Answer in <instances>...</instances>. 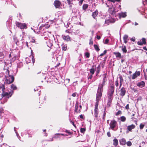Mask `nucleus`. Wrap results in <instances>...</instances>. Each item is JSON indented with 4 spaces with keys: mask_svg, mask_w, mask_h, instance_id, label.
<instances>
[{
    "mask_svg": "<svg viewBox=\"0 0 147 147\" xmlns=\"http://www.w3.org/2000/svg\"><path fill=\"white\" fill-rule=\"evenodd\" d=\"M98 93H97L96 99V103L95 105V108L94 110V115L95 117L96 118L98 116V108L99 101L102 95L101 93L100 90H99Z\"/></svg>",
    "mask_w": 147,
    "mask_h": 147,
    "instance_id": "nucleus-1",
    "label": "nucleus"
},
{
    "mask_svg": "<svg viewBox=\"0 0 147 147\" xmlns=\"http://www.w3.org/2000/svg\"><path fill=\"white\" fill-rule=\"evenodd\" d=\"M5 77V83L10 84L13 82L14 78L13 76L9 75V74H7Z\"/></svg>",
    "mask_w": 147,
    "mask_h": 147,
    "instance_id": "nucleus-2",
    "label": "nucleus"
},
{
    "mask_svg": "<svg viewBox=\"0 0 147 147\" xmlns=\"http://www.w3.org/2000/svg\"><path fill=\"white\" fill-rule=\"evenodd\" d=\"M103 82L102 83V84H100L99 85L98 88L97 90V93H98V90H101V95H102V88L103 86L104 85L105 83V82H106V76H107V74H104L103 75Z\"/></svg>",
    "mask_w": 147,
    "mask_h": 147,
    "instance_id": "nucleus-3",
    "label": "nucleus"
},
{
    "mask_svg": "<svg viewBox=\"0 0 147 147\" xmlns=\"http://www.w3.org/2000/svg\"><path fill=\"white\" fill-rule=\"evenodd\" d=\"M16 25L17 27L21 29H24L26 27V25L25 23H22L19 22H16Z\"/></svg>",
    "mask_w": 147,
    "mask_h": 147,
    "instance_id": "nucleus-4",
    "label": "nucleus"
},
{
    "mask_svg": "<svg viewBox=\"0 0 147 147\" xmlns=\"http://www.w3.org/2000/svg\"><path fill=\"white\" fill-rule=\"evenodd\" d=\"M13 92H5L3 91V92L2 94V98L4 97L5 96L6 97H7V98H9V97L11 96Z\"/></svg>",
    "mask_w": 147,
    "mask_h": 147,
    "instance_id": "nucleus-5",
    "label": "nucleus"
},
{
    "mask_svg": "<svg viewBox=\"0 0 147 147\" xmlns=\"http://www.w3.org/2000/svg\"><path fill=\"white\" fill-rule=\"evenodd\" d=\"M12 57V61H14L16 59H17L18 58V56H17L16 54L14 51L11 53L9 55V57Z\"/></svg>",
    "mask_w": 147,
    "mask_h": 147,
    "instance_id": "nucleus-6",
    "label": "nucleus"
},
{
    "mask_svg": "<svg viewBox=\"0 0 147 147\" xmlns=\"http://www.w3.org/2000/svg\"><path fill=\"white\" fill-rule=\"evenodd\" d=\"M116 124V122L114 120L111 121L110 123V127L112 129H113L115 127Z\"/></svg>",
    "mask_w": 147,
    "mask_h": 147,
    "instance_id": "nucleus-7",
    "label": "nucleus"
},
{
    "mask_svg": "<svg viewBox=\"0 0 147 147\" xmlns=\"http://www.w3.org/2000/svg\"><path fill=\"white\" fill-rule=\"evenodd\" d=\"M135 127V125L134 124H131V125H129L127 126V129L128 131L127 132L129 131H132V130L134 129Z\"/></svg>",
    "mask_w": 147,
    "mask_h": 147,
    "instance_id": "nucleus-8",
    "label": "nucleus"
},
{
    "mask_svg": "<svg viewBox=\"0 0 147 147\" xmlns=\"http://www.w3.org/2000/svg\"><path fill=\"white\" fill-rule=\"evenodd\" d=\"M140 72L139 71H136L134 73L133 75L132 76V79H134L136 78L137 77L140 76Z\"/></svg>",
    "mask_w": 147,
    "mask_h": 147,
    "instance_id": "nucleus-9",
    "label": "nucleus"
},
{
    "mask_svg": "<svg viewBox=\"0 0 147 147\" xmlns=\"http://www.w3.org/2000/svg\"><path fill=\"white\" fill-rule=\"evenodd\" d=\"M54 4L56 8H59L61 5V3L58 0H56L54 1Z\"/></svg>",
    "mask_w": 147,
    "mask_h": 147,
    "instance_id": "nucleus-10",
    "label": "nucleus"
},
{
    "mask_svg": "<svg viewBox=\"0 0 147 147\" xmlns=\"http://www.w3.org/2000/svg\"><path fill=\"white\" fill-rule=\"evenodd\" d=\"M126 93L125 88L124 87H122L120 90V95L122 96L125 95Z\"/></svg>",
    "mask_w": 147,
    "mask_h": 147,
    "instance_id": "nucleus-11",
    "label": "nucleus"
},
{
    "mask_svg": "<svg viewBox=\"0 0 147 147\" xmlns=\"http://www.w3.org/2000/svg\"><path fill=\"white\" fill-rule=\"evenodd\" d=\"M137 86L142 88L144 87L145 85V83L144 82L142 81L140 82H138L136 84Z\"/></svg>",
    "mask_w": 147,
    "mask_h": 147,
    "instance_id": "nucleus-12",
    "label": "nucleus"
},
{
    "mask_svg": "<svg viewBox=\"0 0 147 147\" xmlns=\"http://www.w3.org/2000/svg\"><path fill=\"white\" fill-rule=\"evenodd\" d=\"M137 43L138 45H142L143 44H145L146 43L145 39L142 38L141 40L138 41Z\"/></svg>",
    "mask_w": 147,
    "mask_h": 147,
    "instance_id": "nucleus-13",
    "label": "nucleus"
},
{
    "mask_svg": "<svg viewBox=\"0 0 147 147\" xmlns=\"http://www.w3.org/2000/svg\"><path fill=\"white\" fill-rule=\"evenodd\" d=\"M62 37L63 39L67 41H71L70 38L68 36H65L63 35H62Z\"/></svg>",
    "mask_w": 147,
    "mask_h": 147,
    "instance_id": "nucleus-14",
    "label": "nucleus"
},
{
    "mask_svg": "<svg viewBox=\"0 0 147 147\" xmlns=\"http://www.w3.org/2000/svg\"><path fill=\"white\" fill-rule=\"evenodd\" d=\"M114 91V86H110L109 89V94H113Z\"/></svg>",
    "mask_w": 147,
    "mask_h": 147,
    "instance_id": "nucleus-15",
    "label": "nucleus"
},
{
    "mask_svg": "<svg viewBox=\"0 0 147 147\" xmlns=\"http://www.w3.org/2000/svg\"><path fill=\"white\" fill-rule=\"evenodd\" d=\"M117 15L118 16L119 18L120 19L121 18H125L126 16V13H125L121 12L118 14Z\"/></svg>",
    "mask_w": 147,
    "mask_h": 147,
    "instance_id": "nucleus-16",
    "label": "nucleus"
},
{
    "mask_svg": "<svg viewBox=\"0 0 147 147\" xmlns=\"http://www.w3.org/2000/svg\"><path fill=\"white\" fill-rule=\"evenodd\" d=\"M110 13L113 16L115 15V11L114 10V8L113 7H112L111 9L109 10Z\"/></svg>",
    "mask_w": 147,
    "mask_h": 147,
    "instance_id": "nucleus-17",
    "label": "nucleus"
},
{
    "mask_svg": "<svg viewBox=\"0 0 147 147\" xmlns=\"http://www.w3.org/2000/svg\"><path fill=\"white\" fill-rule=\"evenodd\" d=\"M119 142L121 145H124L126 144V141L124 138H122L119 140Z\"/></svg>",
    "mask_w": 147,
    "mask_h": 147,
    "instance_id": "nucleus-18",
    "label": "nucleus"
},
{
    "mask_svg": "<svg viewBox=\"0 0 147 147\" xmlns=\"http://www.w3.org/2000/svg\"><path fill=\"white\" fill-rule=\"evenodd\" d=\"M113 145L115 146H117L118 143V140L116 138L114 139L113 140Z\"/></svg>",
    "mask_w": 147,
    "mask_h": 147,
    "instance_id": "nucleus-19",
    "label": "nucleus"
},
{
    "mask_svg": "<svg viewBox=\"0 0 147 147\" xmlns=\"http://www.w3.org/2000/svg\"><path fill=\"white\" fill-rule=\"evenodd\" d=\"M119 78L120 79V85H119V88H120L122 84V82H123V80L122 76H120L119 77Z\"/></svg>",
    "mask_w": 147,
    "mask_h": 147,
    "instance_id": "nucleus-20",
    "label": "nucleus"
},
{
    "mask_svg": "<svg viewBox=\"0 0 147 147\" xmlns=\"http://www.w3.org/2000/svg\"><path fill=\"white\" fill-rule=\"evenodd\" d=\"M98 14V12L96 10L94 12H93L92 13V16L95 19V18L97 16V15Z\"/></svg>",
    "mask_w": 147,
    "mask_h": 147,
    "instance_id": "nucleus-21",
    "label": "nucleus"
},
{
    "mask_svg": "<svg viewBox=\"0 0 147 147\" xmlns=\"http://www.w3.org/2000/svg\"><path fill=\"white\" fill-rule=\"evenodd\" d=\"M128 38V36L127 35H124L123 37V39L124 40V43H126L127 42V39Z\"/></svg>",
    "mask_w": 147,
    "mask_h": 147,
    "instance_id": "nucleus-22",
    "label": "nucleus"
},
{
    "mask_svg": "<svg viewBox=\"0 0 147 147\" xmlns=\"http://www.w3.org/2000/svg\"><path fill=\"white\" fill-rule=\"evenodd\" d=\"M121 47V50L123 53H125L127 52V51L126 49V47L125 46L124 47Z\"/></svg>",
    "mask_w": 147,
    "mask_h": 147,
    "instance_id": "nucleus-23",
    "label": "nucleus"
},
{
    "mask_svg": "<svg viewBox=\"0 0 147 147\" xmlns=\"http://www.w3.org/2000/svg\"><path fill=\"white\" fill-rule=\"evenodd\" d=\"M68 4L69 5V7H71L72 6V3H71V1H72L73 0H66Z\"/></svg>",
    "mask_w": 147,
    "mask_h": 147,
    "instance_id": "nucleus-24",
    "label": "nucleus"
},
{
    "mask_svg": "<svg viewBox=\"0 0 147 147\" xmlns=\"http://www.w3.org/2000/svg\"><path fill=\"white\" fill-rule=\"evenodd\" d=\"M114 54L115 55L116 57H120L121 54V53L119 52H114Z\"/></svg>",
    "mask_w": 147,
    "mask_h": 147,
    "instance_id": "nucleus-25",
    "label": "nucleus"
},
{
    "mask_svg": "<svg viewBox=\"0 0 147 147\" xmlns=\"http://www.w3.org/2000/svg\"><path fill=\"white\" fill-rule=\"evenodd\" d=\"M23 65V63L22 62H20L17 64V67L18 68H20Z\"/></svg>",
    "mask_w": 147,
    "mask_h": 147,
    "instance_id": "nucleus-26",
    "label": "nucleus"
},
{
    "mask_svg": "<svg viewBox=\"0 0 147 147\" xmlns=\"http://www.w3.org/2000/svg\"><path fill=\"white\" fill-rule=\"evenodd\" d=\"M94 47L95 49L97 51H98L100 50V49L98 47V46L96 45H94Z\"/></svg>",
    "mask_w": 147,
    "mask_h": 147,
    "instance_id": "nucleus-27",
    "label": "nucleus"
},
{
    "mask_svg": "<svg viewBox=\"0 0 147 147\" xmlns=\"http://www.w3.org/2000/svg\"><path fill=\"white\" fill-rule=\"evenodd\" d=\"M88 5L87 4H84L83 5V9L84 10H86L88 7Z\"/></svg>",
    "mask_w": 147,
    "mask_h": 147,
    "instance_id": "nucleus-28",
    "label": "nucleus"
},
{
    "mask_svg": "<svg viewBox=\"0 0 147 147\" xmlns=\"http://www.w3.org/2000/svg\"><path fill=\"white\" fill-rule=\"evenodd\" d=\"M59 134V133L55 134L54 136L53 137V138H59L60 137L59 136V135L58 134Z\"/></svg>",
    "mask_w": 147,
    "mask_h": 147,
    "instance_id": "nucleus-29",
    "label": "nucleus"
},
{
    "mask_svg": "<svg viewBox=\"0 0 147 147\" xmlns=\"http://www.w3.org/2000/svg\"><path fill=\"white\" fill-rule=\"evenodd\" d=\"M120 119L122 121L124 122L125 121L126 118L125 117L123 116L121 117Z\"/></svg>",
    "mask_w": 147,
    "mask_h": 147,
    "instance_id": "nucleus-30",
    "label": "nucleus"
},
{
    "mask_svg": "<svg viewBox=\"0 0 147 147\" xmlns=\"http://www.w3.org/2000/svg\"><path fill=\"white\" fill-rule=\"evenodd\" d=\"M2 89V91H3L5 90V88L4 87V86L3 84H0V89Z\"/></svg>",
    "mask_w": 147,
    "mask_h": 147,
    "instance_id": "nucleus-31",
    "label": "nucleus"
},
{
    "mask_svg": "<svg viewBox=\"0 0 147 147\" xmlns=\"http://www.w3.org/2000/svg\"><path fill=\"white\" fill-rule=\"evenodd\" d=\"M95 70L94 68L91 69L90 70V72L92 74L91 75H93L94 74Z\"/></svg>",
    "mask_w": 147,
    "mask_h": 147,
    "instance_id": "nucleus-32",
    "label": "nucleus"
},
{
    "mask_svg": "<svg viewBox=\"0 0 147 147\" xmlns=\"http://www.w3.org/2000/svg\"><path fill=\"white\" fill-rule=\"evenodd\" d=\"M11 88L13 90H15L17 89V87L16 86L13 84H12L11 85Z\"/></svg>",
    "mask_w": 147,
    "mask_h": 147,
    "instance_id": "nucleus-33",
    "label": "nucleus"
},
{
    "mask_svg": "<svg viewBox=\"0 0 147 147\" xmlns=\"http://www.w3.org/2000/svg\"><path fill=\"white\" fill-rule=\"evenodd\" d=\"M105 23L107 25H108L110 23V20L109 19L105 21Z\"/></svg>",
    "mask_w": 147,
    "mask_h": 147,
    "instance_id": "nucleus-34",
    "label": "nucleus"
},
{
    "mask_svg": "<svg viewBox=\"0 0 147 147\" xmlns=\"http://www.w3.org/2000/svg\"><path fill=\"white\" fill-rule=\"evenodd\" d=\"M111 23H114L115 22V20L113 18H110L109 19Z\"/></svg>",
    "mask_w": 147,
    "mask_h": 147,
    "instance_id": "nucleus-35",
    "label": "nucleus"
},
{
    "mask_svg": "<svg viewBox=\"0 0 147 147\" xmlns=\"http://www.w3.org/2000/svg\"><path fill=\"white\" fill-rule=\"evenodd\" d=\"M126 144L128 146H130L132 145L131 142L130 141H128L127 142Z\"/></svg>",
    "mask_w": 147,
    "mask_h": 147,
    "instance_id": "nucleus-36",
    "label": "nucleus"
},
{
    "mask_svg": "<svg viewBox=\"0 0 147 147\" xmlns=\"http://www.w3.org/2000/svg\"><path fill=\"white\" fill-rule=\"evenodd\" d=\"M107 52V51L106 50H105L104 51V52L102 53L100 55V56H103L104 55H105L106 54V53Z\"/></svg>",
    "mask_w": 147,
    "mask_h": 147,
    "instance_id": "nucleus-37",
    "label": "nucleus"
},
{
    "mask_svg": "<svg viewBox=\"0 0 147 147\" xmlns=\"http://www.w3.org/2000/svg\"><path fill=\"white\" fill-rule=\"evenodd\" d=\"M144 126V125L142 124V123L140 124V129H142L143 127Z\"/></svg>",
    "mask_w": 147,
    "mask_h": 147,
    "instance_id": "nucleus-38",
    "label": "nucleus"
},
{
    "mask_svg": "<svg viewBox=\"0 0 147 147\" xmlns=\"http://www.w3.org/2000/svg\"><path fill=\"white\" fill-rule=\"evenodd\" d=\"M115 86L117 87L118 86H119V83H118V80H117L115 81Z\"/></svg>",
    "mask_w": 147,
    "mask_h": 147,
    "instance_id": "nucleus-39",
    "label": "nucleus"
},
{
    "mask_svg": "<svg viewBox=\"0 0 147 147\" xmlns=\"http://www.w3.org/2000/svg\"><path fill=\"white\" fill-rule=\"evenodd\" d=\"M109 96H108L109 98L110 99V101L113 98V94H109Z\"/></svg>",
    "mask_w": 147,
    "mask_h": 147,
    "instance_id": "nucleus-40",
    "label": "nucleus"
},
{
    "mask_svg": "<svg viewBox=\"0 0 147 147\" xmlns=\"http://www.w3.org/2000/svg\"><path fill=\"white\" fill-rule=\"evenodd\" d=\"M86 130V129L84 128H81L80 129V132L81 133L84 132Z\"/></svg>",
    "mask_w": 147,
    "mask_h": 147,
    "instance_id": "nucleus-41",
    "label": "nucleus"
},
{
    "mask_svg": "<svg viewBox=\"0 0 147 147\" xmlns=\"http://www.w3.org/2000/svg\"><path fill=\"white\" fill-rule=\"evenodd\" d=\"M109 41V40L108 39H106L105 40V42H104V44H107L108 43Z\"/></svg>",
    "mask_w": 147,
    "mask_h": 147,
    "instance_id": "nucleus-42",
    "label": "nucleus"
},
{
    "mask_svg": "<svg viewBox=\"0 0 147 147\" xmlns=\"http://www.w3.org/2000/svg\"><path fill=\"white\" fill-rule=\"evenodd\" d=\"M85 55L86 56V57L87 58L89 57L90 56V54L88 52H86V53Z\"/></svg>",
    "mask_w": 147,
    "mask_h": 147,
    "instance_id": "nucleus-43",
    "label": "nucleus"
},
{
    "mask_svg": "<svg viewBox=\"0 0 147 147\" xmlns=\"http://www.w3.org/2000/svg\"><path fill=\"white\" fill-rule=\"evenodd\" d=\"M83 1L82 0L80 1L79 2V4L80 5H81L83 3Z\"/></svg>",
    "mask_w": 147,
    "mask_h": 147,
    "instance_id": "nucleus-44",
    "label": "nucleus"
},
{
    "mask_svg": "<svg viewBox=\"0 0 147 147\" xmlns=\"http://www.w3.org/2000/svg\"><path fill=\"white\" fill-rule=\"evenodd\" d=\"M93 44V42L92 38L90 39V40L89 44L92 45Z\"/></svg>",
    "mask_w": 147,
    "mask_h": 147,
    "instance_id": "nucleus-45",
    "label": "nucleus"
},
{
    "mask_svg": "<svg viewBox=\"0 0 147 147\" xmlns=\"http://www.w3.org/2000/svg\"><path fill=\"white\" fill-rule=\"evenodd\" d=\"M105 115H106V113L105 111H104V113H103V120L105 119Z\"/></svg>",
    "mask_w": 147,
    "mask_h": 147,
    "instance_id": "nucleus-46",
    "label": "nucleus"
},
{
    "mask_svg": "<svg viewBox=\"0 0 147 147\" xmlns=\"http://www.w3.org/2000/svg\"><path fill=\"white\" fill-rule=\"evenodd\" d=\"M21 41H22V44H23V46H24V44H25V42H24V39L23 38V37L22 38V40H21Z\"/></svg>",
    "mask_w": 147,
    "mask_h": 147,
    "instance_id": "nucleus-47",
    "label": "nucleus"
},
{
    "mask_svg": "<svg viewBox=\"0 0 147 147\" xmlns=\"http://www.w3.org/2000/svg\"><path fill=\"white\" fill-rule=\"evenodd\" d=\"M121 113V111H118L116 114V115H117Z\"/></svg>",
    "mask_w": 147,
    "mask_h": 147,
    "instance_id": "nucleus-48",
    "label": "nucleus"
},
{
    "mask_svg": "<svg viewBox=\"0 0 147 147\" xmlns=\"http://www.w3.org/2000/svg\"><path fill=\"white\" fill-rule=\"evenodd\" d=\"M29 58H26V62L27 63H30V61H28Z\"/></svg>",
    "mask_w": 147,
    "mask_h": 147,
    "instance_id": "nucleus-49",
    "label": "nucleus"
},
{
    "mask_svg": "<svg viewBox=\"0 0 147 147\" xmlns=\"http://www.w3.org/2000/svg\"><path fill=\"white\" fill-rule=\"evenodd\" d=\"M125 108L127 110L129 109V104H127L125 106Z\"/></svg>",
    "mask_w": 147,
    "mask_h": 147,
    "instance_id": "nucleus-50",
    "label": "nucleus"
},
{
    "mask_svg": "<svg viewBox=\"0 0 147 147\" xmlns=\"http://www.w3.org/2000/svg\"><path fill=\"white\" fill-rule=\"evenodd\" d=\"M108 1H111V2H115V1H119L118 0H107Z\"/></svg>",
    "mask_w": 147,
    "mask_h": 147,
    "instance_id": "nucleus-51",
    "label": "nucleus"
},
{
    "mask_svg": "<svg viewBox=\"0 0 147 147\" xmlns=\"http://www.w3.org/2000/svg\"><path fill=\"white\" fill-rule=\"evenodd\" d=\"M76 94H77V93H74L72 94V96L73 97H75L76 96Z\"/></svg>",
    "mask_w": 147,
    "mask_h": 147,
    "instance_id": "nucleus-52",
    "label": "nucleus"
},
{
    "mask_svg": "<svg viewBox=\"0 0 147 147\" xmlns=\"http://www.w3.org/2000/svg\"><path fill=\"white\" fill-rule=\"evenodd\" d=\"M92 77V75H91L90 76H89L88 78V79H91Z\"/></svg>",
    "mask_w": 147,
    "mask_h": 147,
    "instance_id": "nucleus-53",
    "label": "nucleus"
},
{
    "mask_svg": "<svg viewBox=\"0 0 147 147\" xmlns=\"http://www.w3.org/2000/svg\"><path fill=\"white\" fill-rule=\"evenodd\" d=\"M3 53L2 52H0V57H2L3 56Z\"/></svg>",
    "mask_w": 147,
    "mask_h": 147,
    "instance_id": "nucleus-54",
    "label": "nucleus"
},
{
    "mask_svg": "<svg viewBox=\"0 0 147 147\" xmlns=\"http://www.w3.org/2000/svg\"><path fill=\"white\" fill-rule=\"evenodd\" d=\"M71 123H72V124L73 125V126L75 127H76V126L74 124V122L73 121H71Z\"/></svg>",
    "mask_w": 147,
    "mask_h": 147,
    "instance_id": "nucleus-55",
    "label": "nucleus"
},
{
    "mask_svg": "<svg viewBox=\"0 0 147 147\" xmlns=\"http://www.w3.org/2000/svg\"><path fill=\"white\" fill-rule=\"evenodd\" d=\"M100 36H99L97 35L96 36L98 40L100 39Z\"/></svg>",
    "mask_w": 147,
    "mask_h": 147,
    "instance_id": "nucleus-56",
    "label": "nucleus"
},
{
    "mask_svg": "<svg viewBox=\"0 0 147 147\" xmlns=\"http://www.w3.org/2000/svg\"><path fill=\"white\" fill-rule=\"evenodd\" d=\"M107 135L109 137L111 136V134H110V132H108L107 133Z\"/></svg>",
    "mask_w": 147,
    "mask_h": 147,
    "instance_id": "nucleus-57",
    "label": "nucleus"
},
{
    "mask_svg": "<svg viewBox=\"0 0 147 147\" xmlns=\"http://www.w3.org/2000/svg\"><path fill=\"white\" fill-rule=\"evenodd\" d=\"M65 32L67 33H71V32L69 30H67L65 31Z\"/></svg>",
    "mask_w": 147,
    "mask_h": 147,
    "instance_id": "nucleus-58",
    "label": "nucleus"
},
{
    "mask_svg": "<svg viewBox=\"0 0 147 147\" xmlns=\"http://www.w3.org/2000/svg\"><path fill=\"white\" fill-rule=\"evenodd\" d=\"M78 106H76V109H75V111L76 112H77V109L78 108Z\"/></svg>",
    "mask_w": 147,
    "mask_h": 147,
    "instance_id": "nucleus-59",
    "label": "nucleus"
},
{
    "mask_svg": "<svg viewBox=\"0 0 147 147\" xmlns=\"http://www.w3.org/2000/svg\"><path fill=\"white\" fill-rule=\"evenodd\" d=\"M80 117L81 119H83V116L82 115H80Z\"/></svg>",
    "mask_w": 147,
    "mask_h": 147,
    "instance_id": "nucleus-60",
    "label": "nucleus"
},
{
    "mask_svg": "<svg viewBox=\"0 0 147 147\" xmlns=\"http://www.w3.org/2000/svg\"><path fill=\"white\" fill-rule=\"evenodd\" d=\"M24 44H25L26 45V46H27V47H28V43L27 42H25Z\"/></svg>",
    "mask_w": 147,
    "mask_h": 147,
    "instance_id": "nucleus-61",
    "label": "nucleus"
},
{
    "mask_svg": "<svg viewBox=\"0 0 147 147\" xmlns=\"http://www.w3.org/2000/svg\"><path fill=\"white\" fill-rule=\"evenodd\" d=\"M15 127H14V130L15 131V132H16V134L17 135V136H18V133H17V131H16V130H15Z\"/></svg>",
    "mask_w": 147,
    "mask_h": 147,
    "instance_id": "nucleus-62",
    "label": "nucleus"
},
{
    "mask_svg": "<svg viewBox=\"0 0 147 147\" xmlns=\"http://www.w3.org/2000/svg\"><path fill=\"white\" fill-rule=\"evenodd\" d=\"M59 134V135L60 136H65V134Z\"/></svg>",
    "mask_w": 147,
    "mask_h": 147,
    "instance_id": "nucleus-63",
    "label": "nucleus"
},
{
    "mask_svg": "<svg viewBox=\"0 0 147 147\" xmlns=\"http://www.w3.org/2000/svg\"><path fill=\"white\" fill-rule=\"evenodd\" d=\"M31 42H35V40L34 39H32Z\"/></svg>",
    "mask_w": 147,
    "mask_h": 147,
    "instance_id": "nucleus-64",
    "label": "nucleus"
}]
</instances>
